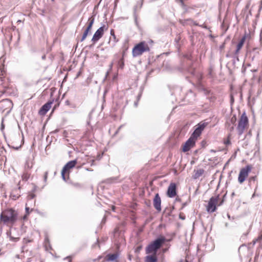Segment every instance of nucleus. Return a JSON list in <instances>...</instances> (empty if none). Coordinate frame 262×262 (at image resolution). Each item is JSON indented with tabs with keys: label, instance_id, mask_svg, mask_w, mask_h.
I'll list each match as a JSON object with an SVG mask.
<instances>
[{
	"label": "nucleus",
	"instance_id": "nucleus-42",
	"mask_svg": "<svg viewBox=\"0 0 262 262\" xmlns=\"http://www.w3.org/2000/svg\"><path fill=\"white\" fill-rule=\"evenodd\" d=\"M115 206H112V210H113V211H115Z\"/></svg>",
	"mask_w": 262,
	"mask_h": 262
},
{
	"label": "nucleus",
	"instance_id": "nucleus-23",
	"mask_svg": "<svg viewBox=\"0 0 262 262\" xmlns=\"http://www.w3.org/2000/svg\"><path fill=\"white\" fill-rule=\"evenodd\" d=\"M111 36H112L114 38V43H113V46L115 45V43L118 41L116 40V36L115 35V32H114V30L113 29H111Z\"/></svg>",
	"mask_w": 262,
	"mask_h": 262
},
{
	"label": "nucleus",
	"instance_id": "nucleus-45",
	"mask_svg": "<svg viewBox=\"0 0 262 262\" xmlns=\"http://www.w3.org/2000/svg\"><path fill=\"white\" fill-rule=\"evenodd\" d=\"M228 223H226V224H225V226H226V227H228Z\"/></svg>",
	"mask_w": 262,
	"mask_h": 262
},
{
	"label": "nucleus",
	"instance_id": "nucleus-41",
	"mask_svg": "<svg viewBox=\"0 0 262 262\" xmlns=\"http://www.w3.org/2000/svg\"><path fill=\"white\" fill-rule=\"evenodd\" d=\"M233 128H234L233 126L231 127L230 128V131H232L233 129Z\"/></svg>",
	"mask_w": 262,
	"mask_h": 262
},
{
	"label": "nucleus",
	"instance_id": "nucleus-10",
	"mask_svg": "<svg viewBox=\"0 0 262 262\" xmlns=\"http://www.w3.org/2000/svg\"><path fill=\"white\" fill-rule=\"evenodd\" d=\"M161 199L159 193H156L153 200V205L155 208L160 212L161 210Z\"/></svg>",
	"mask_w": 262,
	"mask_h": 262
},
{
	"label": "nucleus",
	"instance_id": "nucleus-46",
	"mask_svg": "<svg viewBox=\"0 0 262 262\" xmlns=\"http://www.w3.org/2000/svg\"><path fill=\"white\" fill-rule=\"evenodd\" d=\"M86 170H88V171H92L91 170H90V169H88H88H86Z\"/></svg>",
	"mask_w": 262,
	"mask_h": 262
},
{
	"label": "nucleus",
	"instance_id": "nucleus-3",
	"mask_svg": "<svg viewBox=\"0 0 262 262\" xmlns=\"http://www.w3.org/2000/svg\"><path fill=\"white\" fill-rule=\"evenodd\" d=\"M149 50L150 49L148 44L145 41H141L133 48L132 55L133 57H137L141 55L145 52L149 51Z\"/></svg>",
	"mask_w": 262,
	"mask_h": 262
},
{
	"label": "nucleus",
	"instance_id": "nucleus-5",
	"mask_svg": "<svg viewBox=\"0 0 262 262\" xmlns=\"http://www.w3.org/2000/svg\"><path fill=\"white\" fill-rule=\"evenodd\" d=\"M251 170V166L249 165L246 166L241 169L238 177V181L239 183L242 184L245 181Z\"/></svg>",
	"mask_w": 262,
	"mask_h": 262
},
{
	"label": "nucleus",
	"instance_id": "nucleus-13",
	"mask_svg": "<svg viewBox=\"0 0 262 262\" xmlns=\"http://www.w3.org/2000/svg\"><path fill=\"white\" fill-rule=\"evenodd\" d=\"M119 257L118 253L108 254L106 256V260L108 261H113L116 260Z\"/></svg>",
	"mask_w": 262,
	"mask_h": 262
},
{
	"label": "nucleus",
	"instance_id": "nucleus-14",
	"mask_svg": "<svg viewBox=\"0 0 262 262\" xmlns=\"http://www.w3.org/2000/svg\"><path fill=\"white\" fill-rule=\"evenodd\" d=\"M157 254H151V255H147L145 257V262H157Z\"/></svg>",
	"mask_w": 262,
	"mask_h": 262
},
{
	"label": "nucleus",
	"instance_id": "nucleus-8",
	"mask_svg": "<svg viewBox=\"0 0 262 262\" xmlns=\"http://www.w3.org/2000/svg\"><path fill=\"white\" fill-rule=\"evenodd\" d=\"M195 139L190 136V137L186 141L183 146V151L187 152L189 151L191 147L195 144Z\"/></svg>",
	"mask_w": 262,
	"mask_h": 262
},
{
	"label": "nucleus",
	"instance_id": "nucleus-25",
	"mask_svg": "<svg viewBox=\"0 0 262 262\" xmlns=\"http://www.w3.org/2000/svg\"><path fill=\"white\" fill-rule=\"evenodd\" d=\"M192 21V20L191 19H185V20H180V22L183 25H185L186 24V21Z\"/></svg>",
	"mask_w": 262,
	"mask_h": 262
},
{
	"label": "nucleus",
	"instance_id": "nucleus-1",
	"mask_svg": "<svg viewBox=\"0 0 262 262\" xmlns=\"http://www.w3.org/2000/svg\"><path fill=\"white\" fill-rule=\"evenodd\" d=\"M18 212L13 208L3 210L0 215V220L5 224H14L18 219Z\"/></svg>",
	"mask_w": 262,
	"mask_h": 262
},
{
	"label": "nucleus",
	"instance_id": "nucleus-2",
	"mask_svg": "<svg viewBox=\"0 0 262 262\" xmlns=\"http://www.w3.org/2000/svg\"><path fill=\"white\" fill-rule=\"evenodd\" d=\"M165 241L166 238L163 236L156 238L146 247V253L147 254H157L158 250L162 247Z\"/></svg>",
	"mask_w": 262,
	"mask_h": 262
},
{
	"label": "nucleus",
	"instance_id": "nucleus-15",
	"mask_svg": "<svg viewBox=\"0 0 262 262\" xmlns=\"http://www.w3.org/2000/svg\"><path fill=\"white\" fill-rule=\"evenodd\" d=\"M202 132V131L201 130L196 127L191 136L196 140V139L201 135Z\"/></svg>",
	"mask_w": 262,
	"mask_h": 262
},
{
	"label": "nucleus",
	"instance_id": "nucleus-6",
	"mask_svg": "<svg viewBox=\"0 0 262 262\" xmlns=\"http://www.w3.org/2000/svg\"><path fill=\"white\" fill-rule=\"evenodd\" d=\"M219 199V195L217 196H212L209 199L206 210L208 212L213 213L216 209V205Z\"/></svg>",
	"mask_w": 262,
	"mask_h": 262
},
{
	"label": "nucleus",
	"instance_id": "nucleus-32",
	"mask_svg": "<svg viewBox=\"0 0 262 262\" xmlns=\"http://www.w3.org/2000/svg\"><path fill=\"white\" fill-rule=\"evenodd\" d=\"M10 240L12 241H17V239H18V238H15V237H12V236H10Z\"/></svg>",
	"mask_w": 262,
	"mask_h": 262
},
{
	"label": "nucleus",
	"instance_id": "nucleus-44",
	"mask_svg": "<svg viewBox=\"0 0 262 262\" xmlns=\"http://www.w3.org/2000/svg\"><path fill=\"white\" fill-rule=\"evenodd\" d=\"M180 217L181 219H182V220H184V219H185V217H181V216H180Z\"/></svg>",
	"mask_w": 262,
	"mask_h": 262
},
{
	"label": "nucleus",
	"instance_id": "nucleus-17",
	"mask_svg": "<svg viewBox=\"0 0 262 262\" xmlns=\"http://www.w3.org/2000/svg\"><path fill=\"white\" fill-rule=\"evenodd\" d=\"M208 123L207 122H200L196 126L198 127L199 129L203 131L205 127L207 125Z\"/></svg>",
	"mask_w": 262,
	"mask_h": 262
},
{
	"label": "nucleus",
	"instance_id": "nucleus-29",
	"mask_svg": "<svg viewBox=\"0 0 262 262\" xmlns=\"http://www.w3.org/2000/svg\"><path fill=\"white\" fill-rule=\"evenodd\" d=\"M246 37H247V35L245 34V35H244L242 38H241V39L239 41V42L240 43H242V44H244L245 42V40H246Z\"/></svg>",
	"mask_w": 262,
	"mask_h": 262
},
{
	"label": "nucleus",
	"instance_id": "nucleus-30",
	"mask_svg": "<svg viewBox=\"0 0 262 262\" xmlns=\"http://www.w3.org/2000/svg\"><path fill=\"white\" fill-rule=\"evenodd\" d=\"M48 175V171L45 172V173L44 174V177H43L44 181L45 182L47 181Z\"/></svg>",
	"mask_w": 262,
	"mask_h": 262
},
{
	"label": "nucleus",
	"instance_id": "nucleus-20",
	"mask_svg": "<svg viewBox=\"0 0 262 262\" xmlns=\"http://www.w3.org/2000/svg\"><path fill=\"white\" fill-rule=\"evenodd\" d=\"M90 31V30H89L88 29H86V28L85 29V31L83 32V34L82 35V38L80 40L81 41H83L86 38V37L88 36L89 32Z\"/></svg>",
	"mask_w": 262,
	"mask_h": 262
},
{
	"label": "nucleus",
	"instance_id": "nucleus-22",
	"mask_svg": "<svg viewBox=\"0 0 262 262\" xmlns=\"http://www.w3.org/2000/svg\"><path fill=\"white\" fill-rule=\"evenodd\" d=\"M243 46V44H242V43H240L239 42L237 45L236 50L235 51V54L237 55L238 54L239 51H240V50L241 49V48H242Z\"/></svg>",
	"mask_w": 262,
	"mask_h": 262
},
{
	"label": "nucleus",
	"instance_id": "nucleus-27",
	"mask_svg": "<svg viewBox=\"0 0 262 262\" xmlns=\"http://www.w3.org/2000/svg\"><path fill=\"white\" fill-rule=\"evenodd\" d=\"M188 72L191 74L194 75H195V70L194 68H190L188 70Z\"/></svg>",
	"mask_w": 262,
	"mask_h": 262
},
{
	"label": "nucleus",
	"instance_id": "nucleus-37",
	"mask_svg": "<svg viewBox=\"0 0 262 262\" xmlns=\"http://www.w3.org/2000/svg\"><path fill=\"white\" fill-rule=\"evenodd\" d=\"M134 105L135 106H137V105H138V101H136V102H134Z\"/></svg>",
	"mask_w": 262,
	"mask_h": 262
},
{
	"label": "nucleus",
	"instance_id": "nucleus-36",
	"mask_svg": "<svg viewBox=\"0 0 262 262\" xmlns=\"http://www.w3.org/2000/svg\"><path fill=\"white\" fill-rule=\"evenodd\" d=\"M71 256H67L65 258V259H69V262H71Z\"/></svg>",
	"mask_w": 262,
	"mask_h": 262
},
{
	"label": "nucleus",
	"instance_id": "nucleus-52",
	"mask_svg": "<svg viewBox=\"0 0 262 262\" xmlns=\"http://www.w3.org/2000/svg\"><path fill=\"white\" fill-rule=\"evenodd\" d=\"M185 262H188V261H185Z\"/></svg>",
	"mask_w": 262,
	"mask_h": 262
},
{
	"label": "nucleus",
	"instance_id": "nucleus-49",
	"mask_svg": "<svg viewBox=\"0 0 262 262\" xmlns=\"http://www.w3.org/2000/svg\"><path fill=\"white\" fill-rule=\"evenodd\" d=\"M102 221H105L104 218V219H103Z\"/></svg>",
	"mask_w": 262,
	"mask_h": 262
},
{
	"label": "nucleus",
	"instance_id": "nucleus-11",
	"mask_svg": "<svg viewBox=\"0 0 262 262\" xmlns=\"http://www.w3.org/2000/svg\"><path fill=\"white\" fill-rule=\"evenodd\" d=\"M53 100L49 101L43 105L40 108L39 113L40 115H45L48 111L50 109L51 104L53 103Z\"/></svg>",
	"mask_w": 262,
	"mask_h": 262
},
{
	"label": "nucleus",
	"instance_id": "nucleus-26",
	"mask_svg": "<svg viewBox=\"0 0 262 262\" xmlns=\"http://www.w3.org/2000/svg\"><path fill=\"white\" fill-rule=\"evenodd\" d=\"M29 210H30V208L29 207L26 206V208H25V210H26V214L25 215H24V219H25L27 217V215L29 214Z\"/></svg>",
	"mask_w": 262,
	"mask_h": 262
},
{
	"label": "nucleus",
	"instance_id": "nucleus-4",
	"mask_svg": "<svg viewBox=\"0 0 262 262\" xmlns=\"http://www.w3.org/2000/svg\"><path fill=\"white\" fill-rule=\"evenodd\" d=\"M248 123V119L245 113L242 115L241 118L239 120L238 126L237 127V130L239 135H241L243 134L246 126Z\"/></svg>",
	"mask_w": 262,
	"mask_h": 262
},
{
	"label": "nucleus",
	"instance_id": "nucleus-24",
	"mask_svg": "<svg viewBox=\"0 0 262 262\" xmlns=\"http://www.w3.org/2000/svg\"><path fill=\"white\" fill-rule=\"evenodd\" d=\"M236 121V118L235 115L233 116L230 119V122L231 123L234 124Z\"/></svg>",
	"mask_w": 262,
	"mask_h": 262
},
{
	"label": "nucleus",
	"instance_id": "nucleus-19",
	"mask_svg": "<svg viewBox=\"0 0 262 262\" xmlns=\"http://www.w3.org/2000/svg\"><path fill=\"white\" fill-rule=\"evenodd\" d=\"M176 2L177 3L180 4L181 6L185 10V11H187V7L185 5L183 0H176Z\"/></svg>",
	"mask_w": 262,
	"mask_h": 262
},
{
	"label": "nucleus",
	"instance_id": "nucleus-40",
	"mask_svg": "<svg viewBox=\"0 0 262 262\" xmlns=\"http://www.w3.org/2000/svg\"><path fill=\"white\" fill-rule=\"evenodd\" d=\"M1 128L2 129L4 128V125L3 124V123H2V124H1Z\"/></svg>",
	"mask_w": 262,
	"mask_h": 262
},
{
	"label": "nucleus",
	"instance_id": "nucleus-48",
	"mask_svg": "<svg viewBox=\"0 0 262 262\" xmlns=\"http://www.w3.org/2000/svg\"><path fill=\"white\" fill-rule=\"evenodd\" d=\"M194 24L195 25H196H196H198V24H196V23H194Z\"/></svg>",
	"mask_w": 262,
	"mask_h": 262
},
{
	"label": "nucleus",
	"instance_id": "nucleus-12",
	"mask_svg": "<svg viewBox=\"0 0 262 262\" xmlns=\"http://www.w3.org/2000/svg\"><path fill=\"white\" fill-rule=\"evenodd\" d=\"M77 164V160H74L68 162L63 167V170L68 171V170L75 167Z\"/></svg>",
	"mask_w": 262,
	"mask_h": 262
},
{
	"label": "nucleus",
	"instance_id": "nucleus-7",
	"mask_svg": "<svg viewBox=\"0 0 262 262\" xmlns=\"http://www.w3.org/2000/svg\"><path fill=\"white\" fill-rule=\"evenodd\" d=\"M105 28V26L103 25L97 30L92 37V41L94 43L97 42L102 37Z\"/></svg>",
	"mask_w": 262,
	"mask_h": 262
},
{
	"label": "nucleus",
	"instance_id": "nucleus-50",
	"mask_svg": "<svg viewBox=\"0 0 262 262\" xmlns=\"http://www.w3.org/2000/svg\"><path fill=\"white\" fill-rule=\"evenodd\" d=\"M102 221H105L104 218V219H103Z\"/></svg>",
	"mask_w": 262,
	"mask_h": 262
},
{
	"label": "nucleus",
	"instance_id": "nucleus-38",
	"mask_svg": "<svg viewBox=\"0 0 262 262\" xmlns=\"http://www.w3.org/2000/svg\"><path fill=\"white\" fill-rule=\"evenodd\" d=\"M231 102L232 103L233 102V97L232 96H231Z\"/></svg>",
	"mask_w": 262,
	"mask_h": 262
},
{
	"label": "nucleus",
	"instance_id": "nucleus-51",
	"mask_svg": "<svg viewBox=\"0 0 262 262\" xmlns=\"http://www.w3.org/2000/svg\"><path fill=\"white\" fill-rule=\"evenodd\" d=\"M52 2H54L55 0H51Z\"/></svg>",
	"mask_w": 262,
	"mask_h": 262
},
{
	"label": "nucleus",
	"instance_id": "nucleus-31",
	"mask_svg": "<svg viewBox=\"0 0 262 262\" xmlns=\"http://www.w3.org/2000/svg\"><path fill=\"white\" fill-rule=\"evenodd\" d=\"M28 197L31 200L33 199L35 197V194H34V193L30 194Z\"/></svg>",
	"mask_w": 262,
	"mask_h": 262
},
{
	"label": "nucleus",
	"instance_id": "nucleus-9",
	"mask_svg": "<svg viewBox=\"0 0 262 262\" xmlns=\"http://www.w3.org/2000/svg\"><path fill=\"white\" fill-rule=\"evenodd\" d=\"M177 195V186L176 183H171L169 185L167 191V195L170 198L174 197Z\"/></svg>",
	"mask_w": 262,
	"mask_h": 262
},
{
	"label": "nucleus",
	"instance_id": "nucleus-39",
	"mask_svg": "<svg viewBox=\"0 0 262 262\" xmlns=\"http://www.w3.org/2000/svg\"><path fill=\"white\" fill-rule=\"evenodd\" d=\"M223 202H224V200H223L221 202V203L219 204V206H220V205H222V204L223 203Z\"/></svg>",
	"mask_w": 262,
	"mask_h": 262
},
{
	"label": "nucleus",
	"instance_id": "nucleus-34",
	"mask_svg": "<svg viewBox=\"0 0 262 262\" xmlns=\"http://www.w3.org/2000/svg\"><path fill=\"white\" fill-rule=\"evenodd\" d=\"M224 143L226 145H229V144H230L231 143H230L229 139H228L227 140H226V141L224 142Z\"/></svg>",
	"mask_w": 262,
	"mask_h": 262
},
{
	"label": "nucleus",
	"instance_id": "nucleus-47",
	"mask_svg": "<svg viewBox=\"0 0 262 262\" xmlns=\"http://www.w3.org/2000/svg\"><path fill=\"white\" fill-rule=\"evenodd\" d=\"M228 218H230V215L229 214H228Z\"/></svg>",
	"mask_w": 262,
	"mask_h": 262
},
{
	"label": "nucleus",
	"instance_id": "nucleus-21",
	"mask_svg": "<svg viewBox=\"0 0 262 262\" xmlns=\"http://www.w3.org/2000/svg\"><path fill=\"white\" fill-rule=\"evenodd\" d=\"M124 66L123 58H121L118 62V67L120 69H123Z\"/></svg>",
	"mask_w": 262,
	"mask_h": 262
},
{
	"label": "nucleus",
	"instance_id": "nucleus-16",
	"mask_svg": "<svg viewBox=\"0 0 262 262\" xmlns=\"http://www.w3.org/2000/svg\"><path fill=\"white\" fill-rule=\"evenodd\" d=\"M95 18L94 16H92L91 17L89 18V24L86 27V29H88L89 30H91L93 25L94 23Z\"/></svg>",
	"mask_w": 262,
	"mask_h": 262
},
{
	"label": "nucleus",
	"instance_id": "nucleus-28",
	"mask_svg": "<svg viewBox=\"0 0 262 262\" xmlns=\"http://www.w3.org/2000/svg\"><path fill=\"white\" fill-rule=\"evenodd\" d=\"M66 172H67V171L63 170V169H62V171H61V177H62V179L64 181H66V176H65V173Z\"/></svg>",
	"mask_w": 262,
	"mask_h": 262
},
{
	"label": "nucleus",
	"instance_id": "nucleus-18",
	"mask_svg": "<svg viewBox=\"0 0 262 262\" xmlns=\"http://www.w3.org/2000/svg\"><path fill=\"white\" fill-rule=\"evenodd\" d=\"M204 170L203 169H200L198 170L195 174H194V178L197 179L199 178L200 177H201L203 173H204Z\"/></svg>",
	"mask_w": 262,
	"mask_h": 262
},
{
	"label": "nucleus",
	"instance_id": "nucleus-35",
	"mask_svg": "<svg viewBox=\"0 0 262 262\" xmlns=\"http://www.w3.org/2000/svg\"><path fill=\"white\" fill-rule=\"evenodd\" d=\"M262 240V232L260 235L257 237V241H261Z\"/></svg>",
	"mask_w": 262,
	"mask_h": 262
},
{
	"label": "nucleus",
	"instance_id": "nucleus-43",
	"mask_svg": "<svg viewBox=\"0 0 262 262\" xmlns=\"http://www.w3.org/2000/svg\"><path fill=\"white\" fill-rule=\"evenodd\" d=\"M45 58H46V56L45 55H43V56H42V59H45Z\"/></svg>",
	"mask_w": 262,
	"mask_h": 262
},
{
	"label": "nucleus",
	"instance_id": "nucleus-33",
	"mask_svg": "<svg viewBox=\"0 0 262 262\" xmlns=\"http://www.w3.org/2000/svg\"><path fill=\"white\" fill-rule=\"evenodd\" d=\"M32 166V164L30 166L28 162L26 163V167H27L28 168H31Z\"/></svg>",
	"mask_w": 262,
	"mask_h": 262
}]
</instances>
